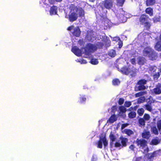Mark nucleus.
I'll list each match as a JSON object with an SVG mask.
<instances>
[{
  "label": "nucleus",
  "instance_id": "c756f323",
  "mask_svg": "<svg viewBox=\"0 0 161 161\" xmlns=\"http://www.w3.org/2000/svg\"><path fill=\"white\" fill-rule=\"evenodd\" d=\"M161 72H158L157 73H155L154 74H153V77L155 80H157L159 77V75H161Z\"/></svg>",
  "mask_w": 161,
  "mask_h": 161
},
{
  "label": "nucleus",
  "instance_id": "774afa93",
  "mask_svg": "<svg viewBox=\"0 0 161 161\" xmlns=\"http://www.w3.org/2000/svg\"><path fill=\"white\" fill-rule=\"evenodd\" d=\"M160 56H161V55H160Z\"/></svg>",
  "mask_w": 161,
  "mask_h": 161
},
{
  "label": "nucleus",
  "instance_id": "c9c22d12",
  "mask_svg": "<svg viewBox=\"0 0 161 161\" xmlns=\"http://www.w3.org/2000/svg\"><path fill=\"white\" fill-rule=\"evenodd\" d=\"M145 98L144 97H140L138 99L137 103H143L145 101Z\"/></svg>",
  "mask_w": 161,
  "mask_h": 161
},
{
  "label": "nucleus",
  "instance_id": "a19ab883",
  "mask_svg": "<svg viewBox=\"0 0 161 161\" xmlns=\"http://www.w3.org/2000/svg\"><path fill=\"white\" fill-rule=\"evenodd\" d=\"M161 151L160 150H157L156 151L154 152L153 154L152 155V156L153 157H155L157 155H158L159 154L160 152Z\"/></svg>",
  "mask_w": 161,
  "mask_h": 161
},
{
  "label": "nucleus",
  "instance_id": "c85d7f7f",
  "mask_svg": "<svg viewBox=\"0 0 161 161\" xmlns=\"http://www.w3.org/2000/svg\"><path fill=\"white\" fill-rule=\"evenodd\" d=\"M152 132L155 135H158V134L157 129L156 126H154L151 128Z\"/></svg>",
  "mask_w": 161,
  "mask_h": 161
},
{
  "label": "nucleus",
  "instance_id": "79ce46f5",
  "mask_svg": "<svg viewBox=\"0 0 161 161\" xmlns=\"http://www.w3.org/2000/svg\"><path fill=\"white\" fill-rule=\"evenodd\" d=\"M145 108L147 110L151 111L152 110V108L151 106L149 105H146L145 106Z\"/></svg>",
  "mask_w": 161,
  "mask_h": 161
},
{
  "label": "nucleus",
  "instance_id": "39448f33",
  "mask_svg": "<svg viewBox=\"0 0 161 161\" xmlns=\"http://www.w3.org/2000/svg\"><path fill=\"white\" fill-rule=\"evenodd\" d=\"M129 69L126 67H123L120 70V71L122 73L125 75L130 74L132 76H135L137 72V70L134 68H133L132 70L130 71H129Z\"/></svg>",
  "mask_w": 161,
  "mask_h": 161
},
{
  "label": "nucleus",
  "instance_id": "6e6d98bb",
  "mask_svg": "<svg viewBox=\"0 0 161 161\" xmlns=\"http://www.w3.org/2000/svg\"><path fill=\"white\" fill-rule=\"evenodd\" d=\"M128 125V124H123L121 126V129H124L125 127L127 126Z\"/></svg>",
  "mask_w": 161,
  "mask_h": 161
},
{
  "label": "nucleus",
  "instance_id": "338daca9",
  "mask_svg": "<svg viewBox=\"0 0 161 161\" xmlns=\"http://www.w3.org/2000/svg\"><path fill=\"white\" fill-rule=\"evenodd\" d=\"M159 71H160V72H161V69H160V70H159Z\"/></svg>",
  "mask_w": 161,
  "mask_h": 161
},
{
  "label": "nucleus",
  "instance_id": "69168bd1",
  "mask_svg": "<svg viewBox=\"0 0 161 161\" xmlns=\"http://www.w3.org/2000/svg\"><path fill=\"white\" fill-rule=\"evenodd\" d=\"M160 40H161V35H160Z\"/></svg>",
  "mask_w": 161,
  "mask_h": 161
},
{
  "label": "nucleus",
  "instance_id": "2eb2a0df",
  "mask_svg": "<svg viewBox=\"0 0 161 161\" xmlns=\"http://www.w3.org/2000/svg\"><path fill=\"white\" fill-rule=\"evenodd\" d=\"M150 132L147 131H144L142 134V136L143 138L148 139L150 136Z\"/></svg>",
  "mask_w": 161,
  "mask_h": 161
},
{
  "label": "nucleus",
  "instance_id": "de8ad7c7",
  "mask_svg": "<svg viewBox=\"0 0 161 161\" xmlns=\"http://www.w3.org/2000/svg\"><path fill=\"white\" fill-rule=\"evenodd\" d=\"M157 126L159 130L161 129V120L158 121L157 122Z\"/></svg>",
  "mask_w": 161,
  "mask_h": 161
},
{
  "label": "nucleus",
  "instance_id": "f8f14e48",
  "mask_svg": "<svg viewBox=\"0 0 161 161\" xmlns=\"http://www.w3.org/2000/svg\"><path fill=\"white\" fill-rule=\"evenodd\" d=\"M109 138L111 142L110 144L111 146L114 145L113 142L115 141L117 139L116 136L114 135V133L113 132H111L109 135Z\"/></svg>",
  "mask_w": 161,
  "mask_h": 161
},
{
  "label": "nucleus",
  "instance_id": "4be33fe9",
  "mask_svg": "<svg viewBox=\"0 0 161 161\" xmlns=\"http://www.w3.org/2000/svg\"><path fill=\"white\" fill-rule=\"evenodd\" d=\"M120 139L121 140V142L123 146H125L126 145V142L128 141V139L122 137H120Z\"/></svg>",
  "mask_w": 161,
  "mask_h": 161
},
{
  "label": "nucleus",
  "instance_id": "052dcab7",
  "mask_svg": "<svg viewBox=\"0 0 161 161\" xmlns=\"http://www.w3.org/2000/svg\"><path fill=\"white\" fill-rule=\"evenodd\" d=\"M110 43V40H108V41H107V46H108V44H109V45L108 46H109L110 44H109Z\"/></svg>",
  "mask_w": 161,
  "mask_h": 161
},
{
  "label": "nucleus",
  "instance_id": "20e7f679",
  "mask_svg": "<svg viewBox=\"0 0 161 161\" xmlns=\"http://www.w3.org/2000/svg\"><path fill=\"white\" fill-rule=\"evenodd\" d=\"M136 143L137 146L141 149L143 150L144 153H147L148 152L149 150L147 146V142L142 139H137L136 141Z\"/></svg>",
  "mask_w": 161,
  "mask_h": 161
},
{
  "label": "nucleus",
  "instance_id": "603ef678",
  "mask_svg": "<svg viewBox=\"0 0 161 161\" xmlns=\"http://www.w3.org/2000/svg\"><path fill=\"white\" fill-rule=\"evenodd\" d=\"M97 157L96 156L93 155L91 158V161H97Z\"/></svg>",
  "mask_w": 161,
  "mask_h": 161
},
{
  "label": "nucleus",
  "instance_id": "393cba45",
  "mask_svg": "<svg viewBox=\"0 0 161 161\" xmlns=\"http://www.w3.org/2000/svg\"><path fill=\"white\" fill-rule=\"evenodd\" d=\"M145 11L146 13L149 14L150 16H152L153 15V10L152 8H147L146 9Z\"/></svg>",
  "mask_w": 161,
  "mask_h": 161
},
{
  "label": "nucleus",
  "instance_id": "f03ea898",
  "mask_svg": "<svg viewBox=\"0 0 161 161\" xmlns=\"http://www.w3.org/2000/svg\"><path fill=\"white\" fill-rule=\"evenodd\" d=\"M143 55L147 56L151 60H156L157 58V53L149 47L145 48L143 51Z\"/></svg>",
  "mask_w": 161,
  "mask_h": 161
},
{
  "label": "nucleus",
  "instance_id": "e2e57ef3",
  "mask_svg": "<svg viewBox=\"0 0 161 161\" xmlns=\"http://www.w3.org/2000/svg\"><path fill=\"white\" fill-rule=\"evenodd\" d=\"M56 2H61L62 0H55Z\"/></svg>",
  "mask_w": 161,
  "mask_h": 161
},
{
  "label": "nucleus",
  "instance_id": "5701e85b",
  "mask_svg": "<svg viewBox=\"0 0 161 161\" xmlns=\"http://www.w3.org/2000/svg\"><path fill=\"white\" fill-rule=\"evenodd\" d=\"M123 132L124 133L126 134L129 136H130L133 134V131L130 129H125L123 131Z\"/></svg>",
  "mask_w": 161,
  "mask_h": 161
},
{
  "label": "nucleus",
  "instance_id": "c03bdc74",
  "mask_svg": "<svg viewBox=\"0 0 161 161\" xmlns=\"http://www.w3.org/2000/svg\"><path fill=\"white\" fill-rule=\"evenodd\" d=\"M150 117L149 115L147 114H145L144 116V118L146 120H148Z\"/></svg>",
  "mask_w": 161,
  "mask_h": 161
},
{
  "label": "nucleus",
  "instance_id": "49530a36",
  "mask_svg": "<svg viewBox=\"0 0 161 161\" xmlns=\"http://www.w3.org/2000/svg\"><path fill=\"white\" fill-rule=\"evenodd\" d=\"M131 105V102H125V106L127 107H129Z\"/></svg>",
  "mask_w": 161,
  "mask_h": 161
},
{
  "label": "nucleus",
  "instance_id": "680f3d73",
  "mask_svg": "<svg viewBox=\"0 0 161 161\" xmlns=\"http://www.w3.org/2000/svg\"><path fill=\"white\" fill-rule=\"evenodd\" d=\"M112 110L113 111H114V110L116 109V106H114L112 108Z\"/></svg>",
  "mask_w": 161,
  "mask_h": 161
},
{
  "label": "nucleus",
  "instance_id": "8fccbe9b",
  "mask_svg": "<svg viewBox=\"0 0 161 161\" xmlns=\"http://www.w3.org/2000/svg\"><path fill=\"white\" fill-rule=\"evenodd\" d=\"M153 20L154 22H156L159 21L160 20V18L158 17H155L153 18Z\"/></svg>",
  "mask_w": 161,
  "mask_h": 161
},
{
  "label": "nucleus",
  "instance_id": "13d9d810",
  "mask_svg": "<svg viewBox=\"0 0 161 161\" xmlns=\"http://www.w3.org/2000/svg\"><path fill=\"white\" fill-rule=\"evenodd\" d=\"M131 63L134 64H135V58H132L130 60Z\"/></svg>",
  "mask_w": 161,
  "mask_h": 161
},
{
  "label": "nucleus",
  "instance_id": "9d476101",
  "mask_svg": "<svg viewBox=\"0 0 161 161\" xmlns=\"http://www.w3.org/2000/svg\"><path fill=\"white\" fill-rule=\"evenodd\" d=\"M146 81L145 80H142L138 82V84L139 85L138 87L139 90H141L145 89V86L144 85L146 83Z\"/></svg>",
  "mask_w": 161,
  "mask_h": 161
},
{
  "label": "nucleus",
  "instance_id": "412c9836",
  "mask_svg": "<svg viewBox=\"0 0 161 161\" xmlns=\"http://www.w3.org/2000/svg\"><path fill=\"white\" fill-rule=\"evenodd\" d=\"M86 98L85 96L80 95L79 102L80 103H83L86 102Z\"/></svg>",
  "mask_w": 161,
  "mask_h": 161
},
{
  "label": "nucleus",
  "instance_id": "3c124183",
  "mask_svg": "<svg viewBox=\"0 0 161 161\" xmlns=\"http://www.w3.org/2000/svg\"><path fill=\"white\" fill-rule=\"evenodd\" d=\"M149 99V100L148 101V102L150 103H154L155 102V100L153 99L151 97H150Z\"/></svg>",
  "mask_w": 161,
  "mask_h": 161
},
{
  "label": "nucleus",
  "instance_id": "09e8293b",
  "mask_svg": "<svg viewBox=\"0 0 161 161\" xmlns=\"http://www.w3.org/2000/svg\"><path fill=\"white\" fill-rule=\"evenodd\" d=\"M124 102V99L122 98H120L119 99L118 103L119 105L122 104Z\"/></svg>",
  "mask_w": 161,
  "mask_h": 161
},
{
  "label": "nucleus",
  "instance_id": "2f4dec72",
  "mask_svg": "<svg viewBox=\"0 0 161 161\" xmlns=\"http://www.w3.org/2000/svg\"><path fill=\"white\" fill-rule=\"evenodd\" d=\"M109 55L112 57H114L116 55L115 51L113 50H110L109 53Z\"/></svg>",
  "mask_w": 161,
  "mask_h": 161
},
{
  "label": "nucleus",
  "instance_id": "7ed1b4c3",
  "mask_svg": "<svg viewBox=\"0 0 161 161\" xmlns=\"http://www.w3.org/2000/svg\"><path fill=\"white\" fill-rule=\"evenodd\" d=\"M70 9L69 19L70 21H73L75 20L78 17L77 13L78 8L75 5L71 4L70 7Z\"/></svg>",
  "mask_w": 161,
  "mask_h": 161
},
{
  "label": "nucleus",
  "instance_id": "6ab92c4d",
  "mask_svg": "<svg viewBox=\"0 0 161 161\" xmlns=\"http://www.w3.org/2000/svg\"><path fill=\"white\" fill-rule=\"evenodd\" d=\"M160 142V140L158 137H156L153 139L151 141V144L153 145H157L159 144Z\"/></svg>",
  "mask_w": 161,
  "mask_h": 161
},
{
  "label": "nucleus",
  "instance_id": "7c9ffc66",
  "mask_svg": "<svg viewBox=\"0 0 161 161\" xmlns=\"http://www.w3.org/2000/svg\"><path fill=\"white\" fill-rule=\"evenodd\" d=\"M143 25L145 27L144 29L148 30L149 29L151 26V25L149 22H147V23H145Z\"/></svg>",
  "mask_w": 161,
  "mask_h": 161
},
{
  "label": "nucleus",
  "instance_id": "f257e3e1",
  "mask_svg": "<svg viewBox=\"0 0 161 161\" xmlns=\"http://www.w3.org/2000/svg\"><path fill=\"white\" fill-rule=\"evenodd\" d=\"M97 47L94 45L91 44H88L85 50V53L86 56V57H89L91 59V63L93 64H98V60L96 58H91L90 55L91 53L93 52L97 49Z\"/></svg>",
  "mask_w": 161,
  "mask_h": 161
},
{
  "label": "nucleus",
  "instance_id": "9b49d317",
  "mask_svg": "<svg viewBox=\"0 0 161 161\" xmlns=\"http://www.w3.org/2000/svg\"><path fill=\"white\" fill-rule=\"evenodd\" d=\"M125 13L122 9L120 10V13L117 14V17L119 18V19H121V21L122 22H123V19H125L126 18V17L125 16Z\"/></svg>",
  "mask_w": 161,
  "mask_h": 161
},
{
  "label": "nucleus",
  "instance_id": "f704fd0d",
  "mask_svg": "<svg viewBox=\"0 0 161 161\" xmlns=\"http://www.w3.org/2000/svg\"><path fill=\"white\" fill-rule=\"evenodd\" d=\"M117 4L119 6H122L125 0H116Z\"/></svg>",
  "mask_w": 161,
  "mask_h": 161
},
{
  "label": "nucleus",
  "instance_id": "f3484780",
  "mask_svg": "<svg viewBox=\"0 0 161 161\" xmlns=\"http://www.w3.org/2000/svg\"><path fill=\"white\" fill-rule=\"evenodd\" d=\"M57 7L55 6L52 7L50 10V15L55 14H57Z\"/></svg>",
  "mask_w": 161,
  "mask_h": 161
},
{
  "label": "nucleus",
  "instance_id": "0e129e2a",
  "mask_svg": "<svg viewBox=\"0 0 161 161\" xmlns=\"http://www.w3.org/2000/svg\"><path fill=\"white\" fill-rule=\"evenodd\" d=\"M109 29V27L108 28V27H107L106 28H104V30H107V29Z\"/></svg>",
  "mask_w": 161,
  "mask_h": 161
},
{
  "label": "nucleus",
  "instance_id": "a878e982",
  "mask_svg": "<svg viewBox=\"0 0 161 161\" xmlns=\"http://www.w3.org/2000/svg\"><path fill=\"white\" fill-rule=\"evenodd\" d=\"M77 13L80 16H83L84 14V12L83 10L81 8H78Z\"/></svg>",
  "mask_w": 161,
  "mask_h": 161
},
{
  "label": "nucleus",
  "instance_id": "a18cd8bd",
  "mask_svg": "<svg viewBox=\"0 0 161 161\" xmlns=\"http://www.w3.org/2000/svg\"><path fill=\"white\" fill-rule=\"evenodd\" d=\"M145 121L144 119H140L139 120V124L142 126L144 125H145Z\"/></svg>",
  "mask_w": 161,
  "mask_h": 161
},
{
  "label": "nucleus",
  "instance_id": "ddd939ff",
  "mask_svg": "<svg viewBox=\"0 0 161 161\" xmlns=\"http://www.w3.org/2000/svg\"><path fill=\"white\" fill-rule=\"evenodd\" d=\"M147 17L145 15H142L140 17L139 20L140 22L142 25L147 22Z\"/></svg>",
  "mask_w": 161,
  "mask_h": 161
},
{
  "label": "nucleus",
  "instance_id": "72a5a7b5",
  "mask_svg": "<svg viewBox=\"0 0 161 161\" xmlns=\"http://www.w3.org/2000/svg\"><path fill=\"white\" fill-rule=\"evenodd\" d=\"M146 93V92H139L135 94L136 97H138L141 96L143 95Z\"/></svg>",
  "mask_w": 161,
  "mask_h": 161
},
{
  "label": "nucleus",
  "instance_id": "4468645a",
  "mask_svg": "<svg viewBox=\"0 0 161 161\" xmlns=\"http://www.w3.org/2000/svg\"><path fill=\"white\" fill-rule=\"evenodd\" d=\"M119 109L120 112L119 113V115L124 118L125 117V113L126 111L125 108L123 106H120L119 108Z\"/></svg>",
  "mask_w": 161,
  "mask_h": 161
},
{
  "label": "nucleus",
  "instance_id": "5fc2aeb1",
  "mask_svg": "<svg viewBox=\"0 0 161 161\" xmlns=\"http://www.w3.org/2000/svg\"><path fill=\"white\" fill-rule=\"evenodd\" d=\"M113 40L116 42L119 41V38L118 37H115L113 38Z\"/></svg>",
  "mask_w": 161,
  "mask_h": 161
},
{
  "label": "nucleus",
  "instance_id": "4d7b16f0",
  "mask_svg": "<svg viewBox=\"0 0 161 161\" xmlns=\"http://www.w3.org/2000/svg\"><path fill=\"white\" fill-rule=\"evenodd\" d=\"M119 48H120L122 46V42L121 41H119Z\"/></svg>",
  "mask_w": 161,
  "mask_h": 161
},
{
  "label": "nucleus",
  "instance_id": "b1692460",
  "mask_svg": "<svg viewBox=\"0 0 161 161\" xmlns=\"http://www.w3.org/2000/svg\"><path fill=\"white\" fill-rule=\"evenodd\" d=\"M155 0H147L146 5L147 6L152 5L155 4Z\"/></svg>",
  "mask_w": 161,
  "mask_h": 161
},
{
  "label": "nucleus",
  "instance_id": "864d4df0",
  "mask_svg": "<svg viewBox=\"0 0 161 161\" xmlns=\"http://www.w3.org/2000/svg\"><path fill=\"white\" fill-rule=\"evenodd\" d=\"M141 159L142 158L141 157H139L137 158H134L133 159V161H141Z\"/></svg>",
  "mask_w": 161,
  "mask_h": 161
},
{
  "label": "nucleus",
  "instance_id": "bb28decb",
  "mask_svg": "<svg viewBox=\"0 0 161 161\" xmlns=\"http://www.w3.org/2000/svg\"><path fill=\"white\" fill-rule=\"evenodd\" d=\"M80 30V29L79 27H75L74 25H71L70 27H69L68 28V30Z\"/></svg>",
  "mask_w": 161,
  "mask_h": 161
},
{
  "label": "nucleus",
  "instance_id": "0eeeda50",
  "mask_svg": "<svg viewBox=\"0 0 161 161\" xmlns=\"http://www.w3.org/2000/svg\"><path fill=\"white\" fill-rule=\"evenodd\" d=\"M151 93L155 94H159L161 93V85L158 84L155 88L151 91Z\"/></svg>",
  "mask_w": 161,
  "mask_h": 161
},
{
  "label": "nucleus",
  "instance_id": "6e6552de",
  "mask_svg": "<svg viewBox=\"0 0 161 161\" xmlns=\"http://www.w3.org/2000/svg\"><path fill=\"white\" fill-rule=\"evenodd\" d=\"M72 51L76 56H80L81 55L82 52L77 47L74 46L72 47Z\"/></svg>",
  "mask_w": 161,
  "mask_h": 161
},
{
  "label": "nucleus",
  "instance_id": "1a4fd4ad",
  "mask_svg": "<svg viewBox=\"0 0 161 161\" xmlns=\"http://www.w3.org/2000/svg\"><path fill=\"white\" fill-rule=\"evenodd\" d=\"M103 3L105 8L108 9L111 8L113 6V2L111 0H106Z\"/></svg>",
  "mask_w": 161,
  "mask_h": 161
},
{
  "label": "nucleus",
  "instance_id": "a211bd4d",
  "mask_svg": "<svg viewBox=\"0 0 161 161\" xmlns=\"http://www.w3.org/2000/svg\"><path fill=\"white\" fill-rule=\"evenodd\" d=\"M154 48L158 51H161V42H158L155 45Z\"/></svg>",
  "mask_w": 161,
  "mask_h": 161
},
{
  "label": "nucleus",
  "instance_id": "aec40b11",
  "mask_svg": "<svg viewBox=\"0 0 161 161\" xmlns=\"http://www.w3.org/2000/svg\"><path fill=\"white\" fill-rule=\"evenodd\" d=\"M137 59V63L139 65H143L145 61V58L142 57H139Z\"/></svg>",
  "mask_w": 161,
  "mask_h": 161
},
{
  "label": "nucleus",
  "instance_id": "e433bc0d",
  "mask_svg": "<svg viewBox=\"0 0 161 161\" xmlns=\"http://www.w3.org/2000/svg\"><path fill=\"white\" fill-rule=\"evenodd\" d=\"M120 83V81L118 79H115L113 80V84L114 85H117Z\"/></svg>",
  "mask_w": 161,
  "mask_h": 161
},
{
  "label": "nucleus",
  "instance_id": "ea45409f",
  "mask_svg": "<svg viewBox=\"0 0 161 161\" xmlns=\"http://www.w3.org/2000/svg\"><path fill=\"white\" fill-rule=\"evenodd\" d=\"M76 61L77 62L80 63L81 64H85L86 63V62L85 60L82 59H77Z\"/></svg>",
  "mask_w": 161,
  "mask_h": 161
},
{
  "label": "nucleus",
  "instance_id": "cd10ccee",
  "mask_svg": "<svg viewBox=\"0 0 161 161\" xmlns=\"http://www.w3.org/2000/svg\"><path fill=\"white\" fill-rule=\"evenodd\" d=\"M42 2L45 4H48L47 3L49 2L51 4H53L55 2L54 0H42Z\"/></svg>",
  "mask_w": 161,
  "mask_h": 161
},
{
  "label": "nucleus",
  "instance_id": "58836bf2",
  "mask_svg": "<svg viewBox=\"0 0 161 161\" xmlns=\"http://www.w3.org/2000/svg\"><path fill=\"white\" fill-rule=\"evenodd\" d=\"M144 112V110L143 108H141L138 109V113L140 115H142Z\"/></svg>",
  "mask_w": 161,
  "mask_h": 161
},
{
  "label": "nucleus",
  "instance_id": "bf43d9fd",
  "mask_svg": "<svg viewBox=\"0 0 161 161\" xmlns=\"http://www.w3.org/2000/svg\"><path fill=\"white\" fill-rule=\"evenodd\" d=\"M135 148V147L134 146V145H130V147L129 148L131 150H133L134 149V148Z\"/></svg>",
  "mask_w": 161,
  "mask_h": 161
},
{
  "label": "nucleus",
  "instance_id": "473e14b6",
  "mask_svg": "<svg viewBox=\"0 0 161 161\" xmlns=\"http://www.w3.org/2000/svg\"><path fill=\"white\" fill-rule=\"evenodd\" d=\"M136 115V113L134 112H131L129 114V117L130 118H134Z\"/></svg>",
  "mask_w": 161,
  "mask_h": 161
},
{
  "label": "nucleus",
  "instance_id": "dca6fc26",
  "mask_svg": "<svg viewBox=\"0 0 161 161\" xmlns=\"http://www.w3.org/2000/svg\"><path fill=\"white\" fill-rule=\"evenodd\" d=\"M117 117L116 115H113L111 116L107 121V123H112L117 120Z\"/></svg>",
  "mask_w": 161,
  "mask_h": 161
},
{
  "label": "nucleus",
  "instance_id": "423d86ee",
  "mask_svg": "<svg viewBox=\"0 0 161 161\" xmlns=\"http://www.w3.org/2000/svg\"><path fill=\"white\" fill-rule=\"evenodd\" d=\"M105 147H106L108 145V142L104 135H102L100 137V140L97 143V147L101 148L102 147V144Z\"/></svg>",
  "mask_w": 161,
  "mask_h": 161
},
{
  "label": "nucleus",
  "instance_id": "4c0bfd02",
  "mask_svg": "<svg viewBox=\"0 0 161 161\" xmlns=\"http://www.w3.org/2000/svg\"><path fill=\"white\" fill-rule=\"evenodd\" d=\"M73 35L76 36H79L80 34V31H73Z\"/></svg>",
  "mask_w": 161,
  "mask_h": 161
},
{
  "label": "nucleus",
  "instance_id": "37998d69",
  "mask_svg": "<svg viewBox=\"0 0 161 161\" xmlns=\"http://www.w3.org/2000/svg\"><path fill=\"white\" fill-rule=\"evenodd\" d=\"M114 146L115 147H120L121 146V144L120 143V141H116L114 144Z\"/></svg>",
  "mask_w": 161,
  "mask_h": 161
}]
</instances>
